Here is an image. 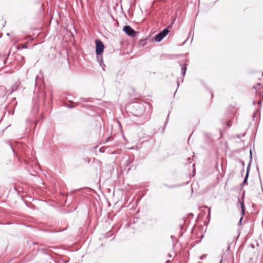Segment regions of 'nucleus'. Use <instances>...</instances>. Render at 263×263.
<instances>
[{"label":"nucleus","mask_w":263,"mask_h":263,"mask_svg":"<svg viewBox=\"0 0 263 263\" xmlns=\"http://www.w3.org/2000/svg\"><path fill=\"white\" fill-rule=\"evenodd\" d=\"M0 37H1V35H0Z\"/></svg>","instance_id":"bb28decb"},{"label":"nucleus","mask_w":263,"mask_h":263,"mask_svg":"<svg viewBox=\"0 0 263 263\" xmlns=\"http://www.w3.org/2000/svg\"><path fill=\"white\" fill-rule=\"evenodd\" d=\"M186 66H187L186 64H180L181 69V75L183 77H184V76H185V74L186 73Z\"/></svg>","instance_id":"423d86ee"},{"label":"nucleus","mask_w":263,"mask_h":263,"mask_svg":"<svg viewBox=\"0 0 263 263\" xmlns=\"http://www.w3.org/2000/svg\"><path fill=\"white\" fill-rule=\"evenodd\" d=\"M104 49V45L100 40L96 41V52L97 55L102 54Z\"/></svg>","instance_id":"7ed1b4c3"},{"label":"nucleus","mask_w":263,"mask_h":263,"mask_svg":"<svg viewBox=\"0 0 263 263\" xmlns=\"http://www.w3.org/2000/svg\"><path fill=\"white\" fill-rule=\"evenodd\" d=\"M169 30L168 28H165L154 36V41L156 42H161L162 39L166 36Z\"/></svg>","instance_id":"f03ea898"},{"label":"nucleus","mask_w":263,"mask_h":263,"mask_svg":"<svg viewBox=\"0 0 263 263\" xmlns=\"http://www.w3.org/2000/svg\"><path fill=\"white\" fill-rule=\"evenodd\" d=\"M169 262H170V260H167V261L166 262V263H169Z\"/></svg>","instance_id":"412c9836"},{"label":"nucleus","mask_w":263,"mask_h":263,"mask_svg":"<svg viewBox=\"0 0 263 263\" xmlns=\"http://www.w3.org/2000/svg\"><path fill=\"white\" fill-rule=\"evenodd\" d=\"M134 110L133 115L135 116L140 117L142 116L145 111V106L142 103H136L133 105Z\"/></svg>","instance_id":"f257e3e1"},{"label":"nucleus","mask_w":263,"mask_h":263,"mask_svg":"<svg viewBox=\"0 0 263 263\" xmlns=\"http://www.w3.org/2000/svg\"><path fill=\"white\" fill-rule=\"evenodd\" d=\"M222 260H221L220 262L219 263H221Z\"/></svg>","instance_id":"a878e982"},{"label":"nucleus","mask_w":263,"mask_h":263,"mask_svg":"<svg viewBox=\"0 0 263 263\" xmlns=\"http://www.w3.org/2000/svg\"><path fill=\"white\" fill-rule=\"evenodd\" d=\"M189 37H187V38L185 40V41L184 42V43H183V44H184L185 43V42H186V41L188 40Z\"/></svg>","instance_id":"dca6fc26"},{"label":"nucleus","mask_w":263,"mask_h":263,"mask_svg":"<svg viewBox=\"0 0 263 263\" xmlns=\"http://www.w3.org/2000/svg\"><path fill=\"white\" fill-rule=\"evenodd\" d=\"M10 146L11 147V148L12 149V145L11 144H10Z\"/></svg>","instance_id":"aec40b11"},{"label":"nucleus","mask_w":263,"mask_h":263,"mask_svg":"<svg viewBox=\"0 0 263 263\" xmlns=\"http://www.w3.org/2000/svg\"><path fill=\"white\" fill-rule=\"evenodd\" d=\"M191 160V158L190 157L189 158V160Z\"/></svg>","instance_id":"393cba45"},{"label":"nucleus","mask_w":263,"mask_h":263,"mask_svg":"<svg viewBox=\"0 0 263 263\" xmlns=\"http://www.w3.org/2000/svg\"><path fill=\"white\" fill-rule=\"evenodd\" d=\"M206 255H205V254H204V255H201V256L200 257V259L201 260H202V259H204V258L206 257Z\"/></svg>","instance_id":"f8f14e48"},{"label":"nucleus","mask_w":263,"mask_h":263,"mask_svg":"<svg viewBox=\"0 0 263 263\" xmlns=\"http://www.w3.org/2000/svg\"><path fill=\"white\" fill-rule=\"evenodd\" d=\"M260 182H261V178L259 177Z\"/></svg>","instance_id":"5701e85b"},{"label":"nucleus","mask_w":263,"mask_h":263,"mask_svg":"<svg viewBox=\"0 0 263 263\" xmlns=\"http://www.w3.org/2000/svg\"><path fill=\"white\" fill-rule=\"evenodd\" d=\"M248 177H249V175H248V171L246 172V174L245 177L244 178V180L242 182L243 185H245L247 183V182L248 181Z\"/></svg>","instance_id":"1a4fd4ad"},{"label":"nucleus","mask_w":263,"mask_h":263,"mask_svg":"<svg viewBox=\"0 0 263 263\" xmlns=\"http://www.w3.org/2000/svg\"><path fill=\"white\" fill-rule=\"evenodd\" d=\"M260 85V83H258L256 85H255L253 86L254 88L256 89L257 88L258 86H259Z\"/></svg>","instance_id":"ddd939ff"},{"label":"nucleus","mask_w":263,"mask_h":263,"mask_svg":"<svg viewBox=\"0 0 263 263\" xmlns=\"http://www.w3.org/2000/svg\"><path fill=\"white\" fill-rule=\"evenodd\" d=\"M20 85L21 83L20 82H16L12 87V90L11 93H12L13 91L17 90Z\"/></svg>","instance_id":"0eeeda50"},{"label":"nucleus","mask_w":263,"mask_h":263,"mask_svg":"<svg viewBox=\"0 0 263 263\" xmlns=\"http://www.w3.org/2000/svg\"><path fill=\"white\" fill-rule=\"evenodd\" d=\"M240 204H241V209H242V213L243 214L244 213H245L244 204H243V203L242 202H240Z\"/></svg>","instance_id":"9b49d317"},{"label":"nucleus","mask_w":263,"mask_h":263,"mask_svg":"<svg viewBox=\"0 0 263 263\" xmlns=\"http://www.w3.org/2000/svg\"><path fill=\"white\" fill-rule=\"evenodd\" d=\"M23 48H27L26 45L24 46H23Z\"/></svg>","instance_id":"a211bd4d"},{"label":"nucleus","mask_w":263,"mask_h":263,"mask_svg":"<svg viewBox=\"0 0 263 263\" xmlns=\"http://www.w3.org/2000/svg\"><path fill=\"white\" fill-rule=\"evenodd\" d=\"M242 219V217H241L240 218V220H239V224H241V222Z\"/></svg>","instance_id":"2eb2a0df"},{"label":"nucleus","mask_w":263,"mask_h":263,"mask_svg":"<svg viewBox=\"0 0 263 263\" xmlns=\"http://www.w3.org/2000/svg\"><path fill=\"white\" fill-rule=\"evenodd\" d=\"M7 35H9V33H8L7 34Z\"/></svg>","instance_id":"b1692460"},{"label":"nucleus","mask_w":263,"mask_h":263,"mask_svg":"<svg viewBox=\"0 0 263 263\" xmlns=\"http://www.w3.org/2000/svg\"><path fill=\"white\" fill-rule=\"evenodd\" d=\"M258 104H259V105H260V104H261V101H258Z\"/></svg>","instance_id":"f3484780"},{"label":"nucleus","mask_w":263,"mask_h":263,"mask_svg":"<svg viewBox=\"0 0 263 263\" xmlns=\"http://www.w3.org/2000/svg\"><path fill=\"white\" fill-rule=\"evenodd\" d=\"M227 126H230V125L229 124V123H228Z\"/></svg>","instance_id":"4be33fe9"},{"label":"nucleus","mask_w":263,"mask_h":263,"mask_svg":"<svg viewBox=\"0 0 263 263\" xmlns=\"http://www.w3.org/2000/svg\"><path fill=\"white\" fill-rule=\"evenodd\" d=\"M183 79L182 78H181L180 80L179 79H177V83L178 87H179V86L180 82H183Z\"/></svg>","instance_id":"9d476101"},{"label":"nucleus","mask_w":263,"mask_h":263,"mask_svg":"<svg viewBox=\"0 0 263 263\" xmlns=\"http://www.w3.org/2000/svg\"><path fill=\"white\" fill-rule=\"evenodd\" d=\"M97 59L98 63L100 64V65L102 67V69L104 70L105 65L103 63V59L102 55L101 54L97 55Z\"/></svg>","instance_id":"39448f33"},{"label":"nucleus","mask_w":263,"mask_h":263,"mask_svg":"<svg viewBox=\"0 0 263 263\" xmlns=\"http://www.w3.org/2000/svg\"><path fill=\"white\" fill-rule=\"evenodd\" d=\"M110 139V137H108L105 141L104 142V143H106L109 141V139Z\"/></svg>","instance_id":"4468645a"},{"label":"nucleus","mask_w":263,"mask_h":263,"mask_svg":"<svg viewBox=\"0 0 263 263\" xmlns=\"http://www.w3.org/2000/svg\"><path fill=\"white\" fill-rule=\"evenodd\" d=\"M123 31L130 36H134L136 33L135 31L129 26H125L123 28Z\"/></svg>","instance_id":"20e7f679"},{"label":"nucleus","mask_w":263,"mask_h":263,"mask_svg":"<svg viewBox=\"0 0 263 263\" xmlns=\"http://www.w3.org/2000/svg\"><path fill=\"white\" fill-rule=\"evenodd\" d=\"M250 161H251L252 159V151L251 150L250 151ZM250 164H251V162H250V163H249V164L248 165V167H247V171H248V175L249 174Z\"/></svg>","instance_id":"6e6552de"},{"label":"nucleus","mask_w":263,"mask_h":263,"mask_svg":"<svg viewBox=\"0 0 263 263\" xmlns=\"http://www.w3.org/2000/svg\"><path fill=\"white\" fill-rule=\"evenodd\" d=\"M168 256H169L170 257H172V255H170V254H168Z\"/></svg>","instance_id":"6ab92c4d"}]
</instances>
